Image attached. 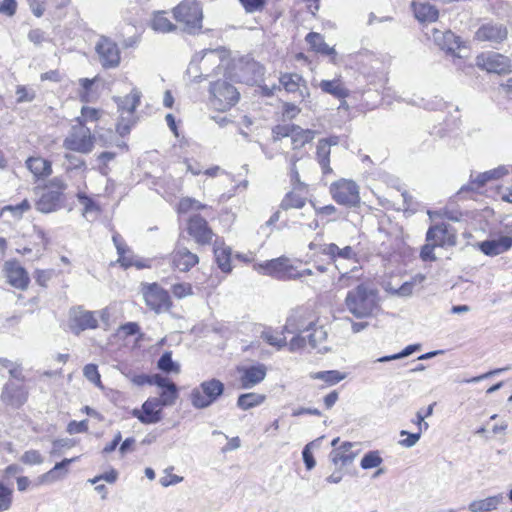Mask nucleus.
Returning a JSON list of instances; mask_svg holds the SVG:
<instances>
[{"instance_id":"79ce46f5","label":"nucleus","mask_w":512,"mask_h":512,"mask_svg":"<svg viewBox=\"0 0 512 512\" xmlns=\"http://www.w3.org/2000/svg\"><path fill=\"white\" fill-rule=\"evenodd\" d=\"M312 379L321 380L328 385H335L345 379L346 375L341 373L338 370H327V371H319L313 372L310 374Z\"/></svg>"},{"instance_id":"ddd939ff","label":"nucleus","mask_w":512,"mask_h":512,"mask_svg":"<svg viewBox=\"0 0 512 512\" xmlns=\"http://www.w3.org/2000/svg\"><path fill=\"white\" fill-rule=\"evenodd\" d=\"M142 294L146 305L156 313L166 312L171 307L169 293L157 283L144 284Z\"/></svg>"},{"instance_id":"e2e57ef3","label":"nucleus","mask_w":512,"mask_h":512,"mask_svg":"<svg viewBox=\"0 0 512 512\" xmlns=\"http://www.w3.org/2000/svg\"><path fill=\"white\" fill-rule=\"evenodd\" d=\"M21 461L27 465H40L44 457L38 450H28L21 456Z\"/></svg>"},{"instance_id":"0eeeda50","label":"nucleus","mask_w":512,"mask_h":512,"mask_svg":"<svg viewBox=\"0 0 512 512\" xmlns=\"http://www.w3.org/2000/svg\"><path fill=\"white\" fill-rule=\"evenodd\" d=\"M228 78L210 84V104L218 111H226L239 100V92L227 81Z\"/></svg>"},{"instance_id":"13d9d810","label":"nucleus","mask_w":512,"mask_h":512,"mask_svg":"<svg viewBox=\"0 0 512 512\" xmlns=\"http://www.w3.org/2000/svg\"><path fill=\"white\" fill-rule=\"evenodd\" d=\"M433 408H434V404H430L425 413L418 411L416 413V419L412 420V422L417 426L418 431H420L421 433L423 431L428 430V428H429V424L425 421V418L432 415Z\"/></svg>"},{"instance_id":"5fc2aeb1","label":"nucleus","mask_w":512,"mask_h":512,"mask_svg":"<svg viewBox=\"0 0 512 512\" xmlns=\"http://www.w3.org/2000/svg\"><path fill=\"white\" fill-rule=\"evenodd\" d=\"M381 463L382 458L378 451H370L363 456L360 466L362 469H372L378 467Z\"/></svg>"},{"instance_id":"f8f14e48","label":"nucleus","mask_w":512,"mask_h":512,"mask_svg":"<svg viewBox=\"0 0 512 512\" xmlns=\"http://www.w3.org/2000/svg\"><path fill=\"white\" fill-rule=\"evenodd\" d=\"M95 53L104 69L118 68L121 63V51L112 39L101 36L95 44Z\"/></svg>"},{"instance_id":"4be33fe9","label":"nucleus","mask_w":512,"mask_h":512,"mask_svg":"<svg viewBox=\"0 0 512 512\" xmlns=\"http://www.w3.org/2000/svg\"><path fill=\"white\" fill-rule=\"evenodd\" d=\"M188 233L199 244H208L213 238V232L207 221L200 215H193L188 221Z\"/></svg>"},{"instance_id":"f3484780","label":"nucleus","mask_w":512,"mask_h":512,"mask_svg":"<svg viewBox=\"0 0 512 512\" xmlns=\"http://www.w3.org/2000/svg\"><path fill=\"white\" fill-rule=\"evenodd\" d=\"M317 317L306 310H295L287 318L284 325L286 333H306L310 327H313Z\"/></svg>"},{"instance_id":"680f3d73","label":"nucleus","mask_w":512,"mask_h":512,"mask_svg":"<svg viewBox=\"0 0 512 512\" xmlns=\"http://www.w3.org/2000/svg\"><path fill=\"white\" fill-rule=\"evenodd\" d=\"M421 435H422V433L420 431H417L415 433H410V432H408L406 430H402V431H400V436H406V438L405 439H401L399 441V444L402 447L411 448V447L415 446L418 443V441L421 438Z\"/></svg>"},{"instance_id":"f257e3e1","label":"nucleus","mask_w":512,"mask_h":512,"mask_svg":"<svg viewBox=\"0 0 512 512\" xmlns=\"http://www.w3.org/2000/svg\"><path fill=\"white\" fill-rule=\"evenodd\" d=\"M316 131L304 129L295 124H278L272 129L273 141H279L289 137L291 140V153H285V158L289 163L290 181L294 187H303L300 181L299 169L306 163L311 162L310 155L304 150L306 144L313 141Z\"/></svg>"},{"instance_id":"412c9836","label":"nucleus","mask_w":512,"mask_h":512,"mask_svg":"<svg viewBox=\"0 0 512 512\" xmlns=\"http://www.w3.org/2000/svg\"><path fill=\"white\" fill-rule=\"evenodd\" d=\"M242 388L251 389L262 382L267 374V367L262 363L238 368Z\"/></svg>"},{"instance_id":"9b49d317","label":"nucleus","mask_w":512,"mask_h":512,"mask_svg":"<svg viewBox=\"0 0 512 512\" xmlns=\"http://www.w3.org/2000/svg\"><path fill=\"white\" fill-rule=\"evenodd\" d=\"M174 17L190 33L201 28L202 10L195 0H185L174 9Z\"/></svg>"},{"instance_id":"6e6d98bb","label":"nucleus","mask_w":512,"mask_h":512,"mask_svg":"<svg viewBox=\"0 0 512 512\" xmlns=\"http://www.w3.org/2000/svg\"><path fill=\"white\" fill-rule=\"evenodd\" d=\"M83 375L85 378L93 383L95 386L102 388L101 376L95 364H87L83 368Z\"/></svg>"},{"instance_id":"5701e85b","label":"nucleus","mask_w":512,"mask_h":512,"mask_svg":"<svg viewBox=\"0 0 512 512\" xmlns=\"http://www.w3.org/2000/svg\"><path fill=\"white\" fill-rule=\"evenodd\" d=\"M427 242H433L438 247L455 246L456 235L449 231L444 223L430 227L426 234Z\"/></svg>"},{"instance_id":"7ed1b4c3","label":"nucleus","mask_w":512,"mask_h":512,"mask_svg":"<svg viewBox=\"0 0 512 512\" xmlns=\"http://www.w3.org/2000/svg\"><path fill=\"white\" fill-rule=\"evenodd\" d=\"M345 305L356 318L370 317L380 308L378 292L367 284L361 283L347 293Z\"/></svg>"},{"instance_id":"2eb2a0df","label":"nucleus","mask_w":512,"mask_h":512,"mask_svg":"<svg viewBox=\"0 0 512 512\" xmlns=\"http://www.w3.org/2000/svg\"><path fill=\"white\" fill-rule=\"evenodd\" d=\"M476 64L482 70L499 75L510 73L512 68L511 61L507 56L492 51L478 55Z\"/></svg>"},{"instance_id":"c03bdc74","label":"nucleus","mask_w":512,"mask_h":512,"mask_svg":"<svg viewBox=\"0 0 512 512\" xmlns=\"http://www.w3.org/2000/svg\"><path fill=\"white\" fill-rule=\"evenodd\" d=\"M95 79L81 78L79 84L81 89L78 92L79 98L82 102H93L97 98V93L93 90Z\"/></svg>"},{"instance_id":"338daca9","label":"nucleus","mask_w":512,"mask_h":512,"mask_svg":"<svg viewBox=\"0 0 512 512\" xmlns=\"http://www.w3.org/2000/svg\"><path fill=\"white\" fill-rule=\"evenodd\" d=\"M74 446V442L71 439H57L52 443V449L50 451L51 455H59L61 451L65 448H71Z\"/></svg>"},{"instance_id":"f03ea898","label":"nucleus","mask_w":512,"mask_h":512,"mask_svg":"<svg viewBox=\"0 0 512 512\" xmlns=\"http://www.w3.org/2000/svg\"><path fill=\"white\" fill-rule=\"evenodd\" d=\"M230 63V54L225 48L207 49L201 56L193 57L187 72L192 74L200 70L201 75L205 77L223 75L224 78H232V72L229 70Z\"/></svg>"},{"instance_id":"864d4df0","label":"nucleus","mask_w":512,"mask_h":512,"mask_svg":"<svg viewBox=\"0 0 512 512\" xmlns=\"http://www.w3.org/2000/svg\"><path fill=\"white\" fill-rule=\"evenodd\" d=\"M361 276V269L354 266L349 272L341 273L338 279V284L342 288L348 287L352 284V281L359 280Z\"/></svg>"},{"instance_id":"bf43d9fd","label":"nucleus","mask_w":512,"mask_h":512,"mask_svg":"<svg viewBox=\"0 0 512 512\" xmlns=\"http://www.w3.org/2000/svg\"><path fill=\"white\" fill-rule=\"evenodd\" d=\"M419 347H420L419 345H408L401 352H399L397 354H393V355L380 357V358L376 359L374 362L384 363V362H389L392 360L401 359V358L411 355Z\"/></svg>"},{"instance_id":"7c9ffc66","label":"nucleus","mask_w":512,"mask_h":512,"mask_svg":"<svg viewBox=\"0 0 512 512\" xmlns=\"http://www.w3.org/2000/svg\"><path fill=\"white\" fill-rule=\"evenodd\" d=\"M27 397L26 389L13 382L6 383L1 394L2 400L13 407L22 406L27 401Z\"/></svg>"},{"instance_id":"c9c22d12","label":"nucleus","mask_w":512,"mask_h":512,"mask_svg":"<svg viewBox=\"0 0 512 512\" xmlns=\"http://www.w3.org/2000/svg\"><path fill=\"white\" fill-rule=\"evenodd\" d=\"M411 6L415 18L421 23H432L438 19V10L428 2L413 1Z\"/></svg>"},{"instance_id":"4d7b16f0","label":"nucleus","mask_w":512,"mask_h":512,"mask_svg":"<svg viewBox=\"0 0 512 512\" xmlns=\"http://www.w3.org/2000/svg\"><path fill=\"white\" fill-rule=\"evenodd\" d=\"M12 490L0 483V512H5L12 505Z\"/></svg>"},{"instance_id":"6e6552de","label":"nucleus","mask_w":512,"mask_h":512,"mask_svg":"<svg viewBox=\"0 0 512 512\" xmlns=\"http://www.w3.org/2000/svg\"><path fill=\"white\" fill-rule=\"evenodd\" d=\"M224 392V384L218 379L203 381L192 389L190 401L194 408L205 409L215 403Z\"/></svg>"},{"instance_id":"c85d7f7f","label":"nucleus","mask_w":512,"mask_h":512,"mask_svg":"<svg viewBox=\"0 0 512 512\" xmlns=\"http://www.w3.org/2000/svg\"><path fill=\"white\" fill-rule=\"evenodd\" d=\"M338 142L339 138L337 136H332L329 138L320 139L317 143L316 159L322 169L323 174L332 173V168L330 167L331 146L337 145Z\"/></svg>"},{"instance_id":"58836bf2","label":"nucleus","mask_w":512,"mask_h":512,"mask_svg":"<svg viewBox=\"0 0 512 512\" xmlns=\"http://www.w3.org/2000/svg\"><path fill=\"white\" fill-rule=\"evenodd\" d=\"M508 174V168L504 165L498 166L489 171L479 173L471 182L477 184L478 187L485 185L490 180L500 179Z\"/></svg>"},{"instance_id":"09e8293b","label":"nucleus","mask_w":512,"mask_h":512,"mask_svg":"<svg viewBox=\"0 0 512 512\" xmlns=\"http://www.w3.org/2000/svg\"><path fill=\"white\" fill-rule=\"evenodd\" d=\"M424 279L423 275L418 274L411 281L404 282L398 289L389 288L387 290L393 295L407 297L412 294L415 284L423 282Z\"/></svg>"},{"instance_id":"f704fd0d","label":"nucleus","mask_w":512,"mask_h":512,"mask_svg":"<svg viewBox=\"0 0 512 512\" xmlns=\"http://www.w3.org/2000/svg\"><path fill=\"white\" fill-rule=\"evenodd\" d=\"M214 256L219 269L224 273H229L232 270L231 256L232 249L225 243L216 240L214 243Z\"/></svg>"},{"instance_id":"052dcab7","label":"nucleus","mask_w":512,"mask_h":512,"mask_svg":"<svg viewBox=\"0 0 512 512\" xmlns=\"http://www.w3.org/2000/svg\"><path fill=\"white\" fill-rule=\"evenodd\" d=\"M65 159L68 161V165L66 167V172H70L73 170H79L83 174L85 173L87 167L84 160L72 155V154H66Z\"/></svg>"},{"instance_id":"0e129e2a","label":"nucleus","mask_w":512,"mask_h":512,"mask_svg":"<svg viewBox=\"0 0 512 512\" xmlns=\"http://www.w3.org/2000/svg\"><path fill=\"white\" fill-rule=\"evenodd\" d=\"M295 336L290 340L287 344L289 351L296 352L304 349L308 345V340L306 334L304 333H294Z\"/></svg>"},{"instance_id":"9d476101","label":"nucleus","mask_w":512,"mask_h":512,"mask_svg":"<svg viewBox=\"0 0 512 512\" xmlns=\"http://www.w3.org/2000/svg\"><path fill=\"white\" fill-rule=\"evenodd\" d=\"M332 198L340 205L355 207L360 203V192L357 183L350 179H339L329 188Z\"/></svg>"},{"instance_id":"72a5a7b5","label":"nucleus","mask_w":512,"mask_h":512,"mask_svg":"<svg viewBox=\"0 0 512 512\" xmlns=\"http://www.w3.org/2000/svg\"><path fill=\"white\" fill-rule=\"evenodd\" d=\"M26 167L33 174L35 180L46 179L53 172L51 161L39 156L29 157L26 160Z\"/></svg>"},{"instance_id":"de8ad7c7","label":"nucleus","mask_w":512,"mask_h":512,"mask_svg":"<svg viewBox=\"0 0 512 512\" xmlns=\"http://www.w3.org/2000/svg\"><path fill=\"white\" fill-rule=\"evenodd\" d=\"M157 398L163 407L174 405L178 398V389L176 384L172 382L166 388H163L160 393V397Z\"/></svg>"},{"instance_id":"20e7f679","label":"nucleus","mask_w":512,"mask_h":512,"mask_svg":"<svg viewBox=\"0 0 512 512\" xmlns=\"http://www.w3.org/2000/svg\"><path fill=\"white\" fill-rule=\"evenodd\" d=\"M141 97V91L133 87L126 96H115L113 98L119 113V120L116 125V131L119 135L125 136L128 134L131 127L136 123L135 111L140 105Z\"/></svg>"},{"instance_id":"2f4dec72","label":"nucleus","mask_w":512,"mask_h":512,"mask_svg":"<svg viewBox=\"0 0 512 512\" xmlns=\"http://www.w3.org/2000/svg\"><path fill=\"white\" fill-rule=\"evenodd\" d=\"M318 87L323 93L329 94L336 99H346L350 96V90L346 87L341 75H337L331 80H321Z\"/></svg>"},{"instance_id":"3c124183","label":"nucleus","mask_w":512,"mask_h":512,"mask_svg":"<svg viewBox=\"0 0 512 512\" xmlns=\"http://www.w3.org/2000/svg\"><path fill=\"white\" fill-rule=\"evenodd\" d=\"M205 208H206V205L202 204L201 202L197 201L196 199L190 198V197H184L179 201L177 210L179 213H187L192 210H200V209H205Z\"/></svg>"},{"instance_id":"ea45409f","label":"nucleus","mask_w":512,"mask_h":512,"mask_svg":"<svg viewBox=\"0 0 512 512\" xmlns=\"http://www.w3.org/2000/svg\"><path fill=\"white\" fill-rule=\"evenodd\" d=\"M266 396L263 394L249 392L241 394L237 399V406L242 410H249L264 403Z\"/></svg>"},{"instance_id":"423d86ee","label":"nucleus","mask_w":512,"mask_h":512,"mask_svg":"<svg viewBox=\"0 0 512 512\" xmlns=\"http://www.w3.org/2000/svg\"><path fill=\"white\" fill-rule=\"evenodd\" d=\"M254 267L260 274L270 276L280 281L299 279L298 267L286 256L267 260L255 265Z\"/></svg>"},{"instance_id":"49530a36","label":"nucleus","mask_w":512,"mask_h":512,"mask_svg":"<svg viewBox=\"0 0 512 512\" xmlns=\"http://www.w3.org/2000/svg\"><path fill=\"white\" fill-rule=\"evenodd\" d=\"M31 209V204L27 199L16 205H6L1 209V215L9 213L13 219L19 220Z\"/></svg>"},{"instance_id":"bb28decb","label":"nucleus","mask_w":512,"mask_h":512,"mask_svg":"<svg viewBox=\"0 0 512 512\" xmlns=\"http://www.w3.org/2000/svg\"><path fill=\"white\" fill-rule=\"evenodd\" d=\"M198 262V256L185 247H177L171 254L172 267L180 272H188Z\"/></svg>"},{"instance_id":"aec40b11","label":"nucleus","mask_w":512,"mask_h":512,"mask_svg":"<svg viewBox=\"0 0 512 512\" xmlns=\"http://www.w3.org/2000/svg\"><path fill=\"white\" fill-rule=\"evenodd\" d=\"M8 283L20 290H25L30 282L27 271L16 260L5 262L3 269Z\"/></svg>"},{"instance_id":"a878e982","label":"nucleus","mask_w":512,"mask_h":512,"mask_svg":"<svg viewBox=\"0 0 512 512\" xmlns=\"http://www.w3.org/2000/svg\"><path fill=\"white\" fill-rule=\"evenodd\" d=\"M478 247L480 251L487 256H498L512 248V237L502 235L498 238L488 239L480 242Z\"/></svg>"},{"instance_id":"1a4fd4ad","label":"nucleus","mask_w":512,"mask_h":512,"mask_svg":"<svg viewBox=\"0 0 512 512\" xmlns=\"http://www.w3.org/2000/svg\"><path fill=\"white\" fill-rule=\"evenodd\" d=\"M63 146L67 150L83 154H88L93 150L94 137L90 129L84 125L81 119H78V124L72 126L63 141Z\"/></svg>"},{"instance_id":"4468645a","label":"nucleus","mask_w":512,"mask_h":512,"mask_svg":"<svg viewBox=\"0 0 512 512\" xmlns=\"http://www.w3.org/2000/svg\"><path fill=\"white\" fill-rule=\"evenodd\" d=\"M320 252L330 259L339 272L343 261L359 263V251L354 246L340 247L335 243H326L321 246Z\"/></svg>"},{"instance_id":"cd10ccee","label":"nucleus","mask_w":512,"mask_h":512,"mask_svg":"<svg viewBox=\"0 0 512 512\" xmlns=\"http://www.w3.org/2000/svg\"><path fill=\"white\" fill-rule=\"evenodd\" d=\"M305 334L308 340V345L312 349H315L320 353H326L330 350L325 345L328 338V331L326 327L319 322L318 318L315 320L313 327H310L309 331Z\"/></svg>"},{"instance_id":"a211bd4d","label":"nucleus","mask_w":512,"mask_h":512,"mask_svg":"<svg viewBox=\"0 0 512 512\" xmlns=\"http://www.w3.org/2000/svg\"><path fill=\"white\" fill-rule=\"evenodd\" d=\"M360 452L359 444L352 442H342L339 447H335L330 454L329 459L334 466L346 467L353 463Z\"/></svg>"},{"instance_id":"393cba45","label":"nucleus","mask_w":512,"mask_h":512,"mask_svg":"<svg viewBox=\"0 0 512 512\" xmlns=\"http://www.w3.org/2000/svg\"><path fill=\"white\" fill-rule=\"evenodd\" d=\"M507 28L498 23L483 24L476 31L475 38L479 41L501 43L507 38Z\"/></svg>"},{"instance_id":"37998d69","label":"nucleus","mask_w":512,"mask_h":512,"mask_svg":"<svg viewBox=\"0 0 512 512\" xmlns=\"http://www.w3.org/2000/svg\"><path fill=\"white\" fill-rule=\"evenodd\" d=\"M77 199L79 203L83 206V216L87 219L90 216H97L100 213V207L99 205L89 196H87L83 192L77 193Z\"/></svg>"},{"instance_id":"dca6fc26","label":"nucleus","mask_w":512,"mask_h":512,"mask_svg":"<svg viewBox=\"0 0 512 512\" xmlns=\"http://www.w3.org/2000/svg\"><path fill=\"white\" fill-rule=\"evenodd\" d=\"M162 408L163 406L157 397H150L142 404L140 409H133L131 414L142 424H156L162 420Z\"/></svg>"},{"instance_id":"603ef678","label":"nucleus","mask_w":512,"mask_h":512,"mask_svg":"<svg viewBox=\"0 0 512 512\" xmlns=\"http://www.w3.org/2000/svg\"><path fill=\"white\" fill-rule=\"evenodd\" d=\"M157 366L160 370H162L166 373H170V372L179 373V371H180L179 365L172 360L171 353H169V352L164 353L160 357V359L158 360Z\"/></svg>"},{"instance_id":"473e14b6","label":"nucleus","mask_w":512,"mask_h":512,"mask_svg":"<svg viewBox=\"0 0 512 512\" xmlns=\"http://www.w3.org/2000/svg\"><path fill=\"white\" fill-rule=\"evenodd\" d=\"M433 40L434 42L442 49L451 54H455V52L460 49L461 42L459 37H457L451 31H439L437 29L433 30Z\"/></svg>"},{"instance_id":"39448f33","label":"nucleus","mask_w":512,"mask_h":512,"mask_svg":"<svg viewBox=\"0 0 512 512\" xmlns=\"http://www.w3.org/2000/svg\"><path fill=\"white\" fill-rule=\"evenodd\" d=\"M67 187L66 181L61 176L50 179L35 202L36 210L44 214L58 211L65 200L64 192Z\"/></svg>"},{"instance_id":"6ab92c4d","label":"nucleus","mask_w":512,"mask_h":512,"mask_svg":"<svg viewBox=\"0 0 512 512\" xmlns=\"http://www.w3.org/2000/svg\"><path fill=\"white\" fill-rule=\"evenodd\" d=\"M69 326L76 335L87 329H95L98 327L97 314L94 311L73 310Z\"/></svg>"},{"instance_id":"c756f323","label":"nucleus","mask_w":512,"mask_h":512,"mask_svg":"<svg viewBox=\"0 0 512 512\" xmlns=\"http://www.w3.org/2000/svg\"><path fill=\"white\" fill-rule=\"evenodd\" d=\"M77 458H65L56 463L52 469L38 477L36 485L52 484L64 479L69 472L68 466Z\"/></svg>"},{"instance_id":"4c0bfd02","label":"nucleus","mask_w":512,"mask_h":512,"mask_svg":"<svg viewBox=\"0 0 512 512\" xmlns=\"http://www.w3.org/2000/svg\"><path fill=\"white\" fill-rule=\"evenodd\" d=\"M503 497L501 495L490 496L485 499L476 500L470 503L469 509L472 512H489L497 508Z\"/></svg>"},{"instance_id":"a18cd8bd","label":"nucleus","mask_w":512,"mask_h":512,"mask_svg":"<svg viewBox=\"0 0 512 512\" xmlns=\"http://www.w3.org/2000/svg\"><path fill=\"white\" fill-rule=\"evenodd\" d=\"M153 30L160 33L171 32L175 29V25L166 17L164 12H156L151 21Z\"/></svg>"},{"instance_id":"8fccbe9b","label":"nucleus","mask_w":512,"mask_h":512,"mask_svg":"<svg viewBox=\"0 0 512 512\" xmlns=\"http://www.w3.org/2000/svg\"><path fill=\"white\" fill-rule=\"evenodd\" d=\"M305 205V199L300 195L289 192L285 195L283 200L281 201V208L284 210H288L291 208L301 209Z\"/></svg>"},{"instance_id":"69168bd1","label":"nucleus","mask_w":512,"mask_h":512,"mask_svg":"<svg viewBox=\"0 0 512 512\" xmlns=\"http://www.w3.org/2000/svg\"><path fill=\"white\" fill-rule=\"evenodd\" d=\"M247 13L261 11L267 0H239Z\"/></svg>"},{"instance_id":"774afa93","label":"nucleus","mask_w":512,"mask_h":512,"mask_svg":"<svg viewBox=\"0 0 512 512\" xmlns=\"http://www.w3.org/2000/svg\"><path fill=\"white\" fill-rule=\"evenodd\" d=\"M172 293L177 298H184L191 295L192 286L189 283H178L172 286Z\"/></svg>"},{"instance_id":"b1692460","label":"nucleus","mask_w":512,"mask_h":512,"mask_svg":"<svg viewBox=\"0 0 512 512\" xmlns=\"http://www.w3.org/2000/svg\"><path fill=\"white\" fill-rule=\"evenodd\" d=\"M279 82L288 93H298L302 99L310 96L305 79L298 73L281 74Z\"/></svg>"},{"instance_id":"e433bc0d","label":"nucleus","mask_w":512,"mask_h":512,"mask_svg":"<svg viewBox=\"0 0 512 512\" xmlns=\"http://www.w3.org/2000/svg\"><path fill=\"white\" fill-rule=\"evenodd\" d=\"M306 42L318 53L329 56H335L336 51L325 43L323 37L319 33L311 32L306 36Z\"/></svg>"},{"instance_id":"a19ab883","label":"nucleus","mask_w":512,"mask_h":512,"mask_svg":"<svg viewBox=\"0 0 512 512\" xmlns=\"http://www.w3.org/2000/svg\"><path fill=\"white\" fill-rule=\"evenodd\" d=\"M285 332L286 331H284V329L282 331H279L267 328L262 331L261 338L269 345L280 349L287 345L286 337L284 335Z\"/></svg>"}]
</instances>
